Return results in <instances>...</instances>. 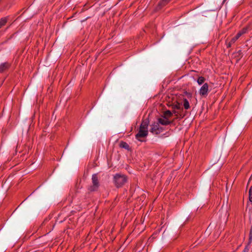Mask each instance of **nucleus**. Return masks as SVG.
<instances>
[{
  "instance_id": "obj_1",
  "label": "nucleus",
  "mask_w": 252,
  "mask_h": 252,
  "mask_svg": "<svg viewBox=\"0 0 252 252\" xmlns=\"http://www.w3.org/2000/svg\"><path fill=\"white\" fill-rule=\"evenodd\" d=\"M149 121L146 119L142 121L138 131V132L136 134V138L139 141H142L141 138L145 137L147 136L148 133V126L149 125Z\"/></svg>"
},
{
  "instance_id": "obj_2",
  "label": "nucleus",
  "mask_w": 252,
  "mask_h": 252,
  "mask_svg": "<svg viewBox=\"0 0 252 252\" xmlns=\"http://www.w3.org/2000/svg\"><path fill=\"white\" fill-rule=\"evenodd\" d=\"M127 181V178L125 175L117 174L114 176V182L117 188L123 186Z\"/></svg>"
},
{
  "instance_id": "obj_3",
  "label": "nucleus",
  "mask_w": 252,
  "mask_h": 252,
  "mask_svg": "<svg viewBox=\"0 0 252 252\" xmlns=\"http://www.w3.org/2000/svg\"><path fill=\"white\" fill-rule=\"evenodd\" d=\"M92 179L93 185L89 188V189L90 191H95L99 186L97 175L96 174H93Z\"/></svg>"
},
{
  "instance_id": "obj_4",
  "label": "nucleus",
  "mask_w": 252,
  "mask_h": 252,
  "mask_svg": "<svg viewBox=\"0 0 252 252\" xmlns=\"http://www.w3.org/2000/svg\"><path fill=\"white\" fill-rule=\"evenodd\" d=\"M209 86L207 83H204L199 90V93L200 95L206 96L208 93Z\"/></svg>"
},
{
  "instance_id": "obj_5",
  "label": "nucleus",
  "mask_w": 252,
  "mask_h": 252,
  "mask_svg": "<svg viewBox=\"0 0 252 252\" xmlns=\"http://www.w3.org/2000/svg\"><path fill=\"white\" fill-rule=\"evenodd\" d=\"M160 126L158 123H155L151 126L150 131L154 134H158L159 132Z\"/></svg>"
},
{
  "instance_id": "obj_6",
  "label": "nucleus",
  "mask_w": 252,
  "mask_h": 252,
  "mask_svg": "<svg viewBox=\"0 0 252 252\" xmlns=\"http://www.w3.org/2000/svg\"><path fill=\"white\" fill-rule=\"evenodd\" d=\"M158 123H159V124H161L162 125L164 126L168 125L170 123L168 119L164 117L162 118H159Z\"/></svg>"
},
{
  "instance_id": "obj_7",
  "label": "nucleus",
  "mask_w": 252,
  "mask_h": 252,
  "mask_svg": "<svg viewBox=\"0 0 252 252\" xmlns=\"http://www.w3.org/2000/svg\"><path fill=\"white\" fill-rule=\"evenodd\" d=\"M10 66V64L8 63H2L0 64V73L3 72L7 69Z\"/></svg>"
},
{
  "instance_id": "obj_8",
  "label": "nucleus",
  "mask_w": 252,
  "mask_h": 252,
  "mask_svg": "<svg viewBox=\"0 0 252 252\" xmlns=\"http://www.w3.org/2000/svg\"><path fill=\"white\" fill-rule=\"evenodd\" d=\"M171 0H162L159 3L157 6V9H160L162 7L164 6L168 3Z\"/></svg>"
},
{
  "instance_id": "obj_9",
  "label": "nucleus",
  "mask_w": 252,
  "mask_h": 252,
  "mask_svg": "<svg viewBox=\"0 0 252 252\" xmlns=\"http://www.w3.org/2000/svg\"><path fill=\"white\" fill-rule=\"evenodd\" d=\"M220 214H221V216H220V218H223L224 219H227L228 216V213H227V210L225 209V210H223L222 209L220 212Z\"/></svg>"
},
{
  "instance_id": "obj_10",
  "label": "nucleus",
  "mask_w": 252,
  "mask_h": 252,
  "mask_svg": "<svg viewBox=\"0 0 252 252\" xmlns=\"http://www.w3.org/2000/svg\"><path fill=\"white\" fill-rule=\"evenodd\" d=\"M183 105L185 109H188L190 107L189 102L186 98L184 99Z\"/></svg>"
},
{
  "instance_id": "obj_11",
  "label": "nucleus",
  "mask_w": 252,
  "mask_h": 252,
  "mask_svg": "<svg viewBox=\"0 0 252 252\" xmlns=\"http://www.w3.org/2000/svg\"><path fill=\"white\" fill-rule=\"evenodd\" d=\"M120 146L126 149H129V145L125 142L122 141L120 144Z\"/></svg>"
},
{
  "instance_id": "obj_12",
  "label": "nucleus",
  "mask_w": 252,
  "mask_h": 252,
  "mask_svg": "<svg viewBox=\"0 0 252 252\" xmlns=\"http://www.w3.org/2000/svg\"><path fill=\"white\" fill-rule=\"evenodd\" d=\"M241 36V33H238L236 36H235L231 39L230 41V43H234Z\"/></svg>"
},
{
  "instance_id": "obj_13",
  "label": "nucleus",
  "mask_w": 252,
  "mask_h": 252,
  "mask_svg": "<svg viewBox=\"0 0 252 252\" xmlns=\"http://www.w3.org/2000/svg\"><path fill=\"white\" fill-rule=\"evenodd\" d=\"M7 22V18H2L0 19V28H1L2 26H3Z\"/></svg>"
},
{
  "instance_id": "obj_14",
  "label": "nucleus",
  "mask_w": 252,
  "mask_h": 252,
  "mask_svg": "<svg viewBox=\"0 0 252 252\" xmlns=\"http://www.w3.org/2000/svg\"><path fill=\"white\" fill-rule=\"evenodd\" d=\"M204 81H205V78L202 76L199 77L197 80V83L199 85L203 84L204 83Z\"/></svg>"
},
{
  "instance_id": "obj_15",
  "label": "nucleus",
  "mask_w": 252,
  "mask_h": 252,
  "mask_svg": "<svg viewBox=\"0 0 252 252\" xmlns=\"http://www.w3.org/2000/svg\"><path fill=\"white\" fill-rule=\"evenodd\" d=\"M172 116V113L169 110H167L164 112V117L167 119L170 117Z\"/></svg>"
},
{
  "instance_id": "obj_16",
  "label": "nucleus",
  "mask_w": 252,
  "mask_h": 252,
  "mask_svg": "<svg viewBox=\"0 0 252 252\" xmlns=\"http://www.w3.org/2000/svg\"><path fill=\"white\" fill-rule=\"evenodd\" d=\"M249 200L251 202H252V186L249 189Z\"/></svg>"
},
{
  "instance_id": "obj_17",
  "label": "nucleus",
  "mask_w": 252,
  "mask_h": 252,
  "mask_svg": "<svg viewBox=\"0 0 252 252\" xmlns=\"http://www.w3.org/2000/svg\"><path fill=\"white\" fill-rule=\"evenodd\" d=\"M247 28H244L241 31H240L238 33H241V35H242V34L245 33L247 32Z\"/></svg>"
},
{
  "instance_id": "obj_18",
  "label": "nucleus",
  "mask_w": 252,
  "mask_h": 252,
  "mask_svg": "<svg viewBox=\"0 0 252 252\" xmlns=\"http://www.w3.org/2000/svg\"><path fill=\"white\" fill-rule=\"evenodd\" d=\"M173 108L174 110L175 109H177V110L180 109L181 108L180 104L179 103L176 104L173 106Z\"/></svg>"
},
{
  "instance_id": "obj_19",
  "label": "nucleus",
  "mask_w": 252,
  "mask_h": 252,
  "mask_svg": "<svg viewBox=\"0 0 252 252\" xmlns=\"http://www.w3.org/2000/svg\"><path fill=\"white\" fill-rule=\"evenodd\" d=\"M248 249L247 248V247H246L244 250V252L248 251Z\"/></svg>"
},
{
  "instance_id": "obj_20",
  "label": "nucleus",
  "mask_w": 252,
  "mask_h": 252,
  "mask_svg": "<svg viewBox=\"0 0 252 252\" xmlns=\"http://www.w3.org/2000/svg\"><path fill=\"white\" fill-rule=\"evenodd\" d=\"M174 113H176V111L175 110H174Z\"/></svg>"
},
{
  "instance_id": "obj_21",
  "label": "nucleus",
  "mask_w": 252,
  "mask_h": 252,
  "mask_svg": "<svg viewBox=\"0 0 252 252\" xmlns=\"http://www.w3.org/2000/svg\"><path fill=\"white\" fill-rule=\"evenodd\" d=\"M226 0H224V1H225Z\"/></svg>"
}]
</instances>
